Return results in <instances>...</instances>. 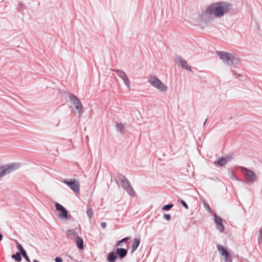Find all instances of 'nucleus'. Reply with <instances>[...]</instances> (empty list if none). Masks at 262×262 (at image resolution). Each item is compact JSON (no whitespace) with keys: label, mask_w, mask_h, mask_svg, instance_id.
<instances>
[{"label":"nucleus","mask_w":262,"mask_h":262,"mask_svg":"<svg viewBox=\"0 0 262 262\" xmlns=\"http://www.w3.org/2000/svg\"><path fill=\"white\" fill-rule=\"evenodd\" d=\"M127 252L128 250L126 249L122 248H117L116 249L115 253L118 258L120 259H123L126 256Z\"/></svg>","instance_id":"obj_13"},{"label":"nucleus","mask_w":262,"mask_h":262,"mask_svg":"<svg viewBox=\"0 0 262 262\" xmlns=\"http://www.w3.org/2000/svg\"><path fill=\"white\" fill-rule=\"evenodd\" d=\"M238 168L248 182L253 183L256 181L257 176L253 171L243 166H239Z\"/></svg>","instance_id":"obj_5"},{"label":"nucleus","mask_w":262,"mask_h":262,"mask_svg":"<svg viewBox=\"0 0 262 262\" xmlns=\"http://www.w3.org/2000/svg\"><path fill=\"white\" fill-rule=\"evenodd\" d=\"M231 158L230 157L220 158L217 161L214 162L216 165L220 166H223L225 165L229 161H230Z\"/></svg>","instance_id":"obj_14"},{"label":"nucleus","mask_w":262,"mask_h":262,"mask_svg":"<svg viewBox=\"0 0 262 262\" xmlns=\"http://www.w3.org/2000/svg\"><path fill=\"white\" fill-rule=\"evenodd\" d=\"M149 83L154 88L161 92H166L167 89L166 85L157 77H152L149 79Z\"/></svg>","instance_id":"obj_7"},{"label":"nucleus","mask_w":262,"mask_h":262,"mask_svg":"<svg viewBox=\"0 0 262 262\" xmlns=\"http://www.w3.org/2000/svg\"><path fill=\"white\" fill-rule=\"evenodd\" d=\"M205 208L210 212L212 211L209 205L206 204L205 202H204Z\"/></svg>","instance_id":"obj_29"},{"label":"nucleus","mask_w":262,"mask_h":262,"mask_svg":"<svg viewBox=\"0 0 262 262\" xmlns=\"http://www.w3.org/2000/svg\"><path fill=\"white\" fill-rule=\"evenodd\" d=\"M55 206L56 209L58 211L60 212L58 215V217L60 219H67L68 216V213L66 209L62 205L58 203H56Z\"/></svg>","instance_id":"obj_9"},{"label":"nucleus","mask_w":262,"mask_h":262,"mask_svg":"<svg viewBox=\"0 0 262 262\" xmlns=\"http://www.w3.org/2000/svg\"><path fill=\"white\" fill-rule=\"evenodd\" d=\"M2 239H3V235L0 233V242L2 240Z\"/></svg>","instance_id":"obj_36"},{"label":"nucleus","mask_w":262,"mask_h":262,"mask_svg":"<svg viewBox=\"0 0 262 262\" xmlns=\"http://www.w3.org/2000/svg\"><path fill=\"white\" fill-rule=\"evenodd\" d=\"M33 262H39L38 260L34 259L33 260Z\"/></svg>","instance_id":"obj_38"},{"label":"nucleus","mask_w":262,"mask_h":262,"mask_svg":"<svg viewBox=\"0 0 262 262\" xmlns=\"http://www.w3.org/2000/svg\"><path fill=\"white\" fill-rule=\"evenodd\" d=\"M224 257H225V262H232V259L229 256V254H228L227 256Z\"/></svg>","instance_id":"obj_30"},{"label":"nucleus","mask_w":262,"mask_h":262,"mask_svg":"<svg viewBox=\"0 0 262 262\" xmlns=\"http://www.w3.org/2000/svg\"><path fill=\"white\" fill-rule=\"evenodd\" d=\"M216 53L223 62L227 66L232 67L239 63V59L231 53L224 51H217Z\"/></svg>","instance_id":"obj_2"},{"label":"nucleus","mask_w":262,"mask_h":262,"mask_svg":"<svg viewBox=\"0 0 262 262\" xmlns=\"http://www.w3.org/2000/svg\"><path fill=\"white\" fill-rule=\"evenodd\" d=\"M62 182L75 193L79 194L80 193V183L78 180L75 179H66Z\"/></svg>","instance_id":"obj_6"},{"label":"nucleus","mask_w":262,"mask_h":262,"mask_svg":"<svg viewBox=\"0 0 262 262\" xmlns=\"http://www.w3.org/2000/svg\"><path fill=\"white\" fill-rule=\"evenodd\" d=\"M86 213L88 216H89L90 220H91L93 216V209L91 207H89V206H88V209L86 211Z\"/></svg>","instance_id":"obj_22"},{"label":"nucleus","mask_w":262,"mask_h":262,"mask_svg":"<svg viewBox=\"0 0 262 262\" xmlns=\"http://www.w3.org/2000/svg\"><path fill=\"white\" fill-rule=\"evenodd\" d=\"M217 249L220 252L221 254L223 256H227L229 254L227 250L222 245L217 244L216 246Z\"/></svg>","instance_id":"obj_18"},{"label":"nucleus","mask_w":262,"mask_h":262,"mask_svg":"<svg viewBox=\"0 0 262 262\" xmlns=\"http://www.w3.org/2000/svg\"><path fill=\"white\" fill-rule=\"evenodd\" d=\"M70 101L75 106L78 110L80 117L83 113V107L80 99L75 95L70 93L69 95Z\"/></svg>","instance_id":"obj_8"},{"label":"nucleus","mask_w":262,"mask_h":262,"mask_svg":"<svg viewBox=\"0 0 262 262\" xmlns=\"http://www.w3.org/2000/svg\"><path fill=\"white\" fill-rule=\"evenodd\" d=\"M207 120V119H206V120L205 121V122H204V124H203L204 126L205 125Z\"/></svg>","instance_id":"obj_37"},{"label":"nucleus","mask_w":262,"mask_h":262,"mask_svg":"<svg viewBox=\"0 0 262 262\" xmlns=\"http://www.w3.org/2000/svg\"><path fill=\"white\" fill-rule=\"evenodd\" d=\"M75 242L79 249H83V241L81 237L79 236L78 235H76Z\"/></svg>","instance_id":"obj_17"},{"label":"nucleus","mask_w":262,"mask_h":262,"mask_svg":"<svg viewBox=\"0 0 262 262\" xmlns=\"http://www.w3.org/2000/svg\"><path fill=\"white\" fill-rule=\"evenodd\" d=\"M118 178L119 180L120 181L122 187L123 189L130 195L134 196L135 193V191L132 187L129 182L128 180L125 178V177L121 174H118Z\"/></svg>","instance_id":"obj_3"},{"label":"nucleus","mask_w":262,"mask_h":262,"mask_svg":"<svg viewBox=\"0 0 262 262\" xmlns=\"http://www.w3.org/2000/svg\"><path fill=\"white\" fill-rule=\"evenodd\" d=\"M140 243V239L138 238H135L134 239V242L131 246L132 250L131 253H133L138 248Z\"/></svg>","instance_id":"obj_16"},{"label":"nucleus","mask_w":262,"mask_h":262,"mask_svg":"<svg viewBox=\"0 0 262 262\" xmlns=\"http://www.w3.org/2000/svg\"><path fill=\"white\" fill-rule=\"evenodd\" d=\"M175 61L178 66H181L183 69H184L187 71H191V68L188 64L187 62L181 56H176Z\"/></svg>","instance_id":"obj_10"},{"label":"nucleus","mask_w":262,"mask_h":262,"mask_svg":"<svg viewBox=\"0 0 262 262\" xmlns=\"http://www.w3.org/2000/svg\"><path fill=\"white\" fill-rule=\"evenodd\" d=\"M163 217L167 221H169L171 219V215L169 214H164Z\"/></svg>","instance_id":"obj_31"},{"label":"nucleus","mask_w":262,"mask_h":262,"mask_svg":"<svg viewBox=\"0 0 262 262\" xmlns=\"http://www.w3.org/2000/svg\"><path fill=\"white\" fill-rule=\"evenodd\" d=\"M55 262H62V258L61 257L57 256L55 258Z\"/></svg>","instance_id":"obj_32"},{"label":"nucleus","mask_w":262,"mask_h":262,"mask_svg":"<svg viewBox=\"0 0 262 262\" xmlns=\"http://www.w3.org/2000/svg\"><path fill=\"white\" fill-rule=\"evenodd\" d=\"M183 206H184L186 209H188V206L187 205V203L183 200H180L178 201Z\"/></svg>","instance_id":"obj_27"},{"label":"nucleus","mask_w":262,"mask_h":262,"mask_svg":"<svg viewBox=\"0 0 262 262\" xmlns=\"http://www.w3.org/2000/svg\"><path fill=\"white\" fill-rule=\"evenodd\" d=\"M117 129L120 133H122L124 128V126L122 123H117L116 124Z\"/></svg>","instance_id":"obj_24"},{"label":"nucleus","mask_w":262,"mask_h":262,"mask_svg":"<svg viewBox=\"0 0 262 262\" xmlns=\"http://www.w3.org/2000/svg\"><path fill=\"white\" fill-rule=\"evenodd\" d=\"M232 6L230 3L227 2H214L207 7L205 12L211 16L222 17L232 10Z\"/></svg>","instance_id":"obj_1"},{"label":"nucleus","mask_w":262,"mask_h":262,"mask_svg":"<svg viewBox=\"0 0 262 262\" xmlns=\"http://www.w3.org/2000/svg\"><path fill=\"white\" fill-rule=\"evenodd\" d=\"M173 204H168L163 206V207L162 208V210L163 211H168L170 209H171L173 207Z\"/></svg>","instance_id":"obj_23"},{"label":"nucleus","mask_w":262,"mask_h":262,"mask_svg":"<svg viewBox=\"0 0 262 262\" xmlns=\"http://www.w3.org/2000/svg\"><path fill=\"white\" fill-rule=\"evenodd\" d=\"M11 257L17 262H20L22 260L20 253L18 252H17L15 254H12Z\"/></svg>","instance_id":"obj_20"},{"label":"nucleus","mask_w":262,"mask_h":262,"mask_svg":"<svg viewBox=\"0 0 262 262\" xmlns=\"http://www.w3.org/2000/svg\"><path fill=\"white\" fill-rule=\"evenodd\" d=\"M230 178L233 180H236L238 181H241V180L238 178H237L236 174L232 171L231 172L230 174Z\"/></svg>","instance_id":"obj_26"},{"label":"nucleus","mask_w":262,"mask_h":262,"mask_svg":"<svg viewBox=\"0 0 262 262\" xmlns=\"http://www.w3.org/2000/svg\"><path fill=\"white\" fill-rule=\"evenodd\" d=\"M101 226L103 229H105L106 226V223L105 222H101Z\"/></svg>","instance_id":"obj_34"},{"label":"nucleus","mask_w":262,"mask_h":262,"mask_svg":"<svg viewBox=\"0 0 262 262\" xmlns=\"http://www.w3.org/2000/svg\"><path fill=\"white\" fill-rule=\"evenodd\" d=\"M117 256L114 251L108 253L107 257L108 262H115Z\"/></svg>","instance_id":"obj_19"},{"label":"nucleus","mask_w":262,"mask_h":262,"mask_svg":"<svg viewBox=\"0 0 262 262\" xmlns=\"http://www.w3.org/2000/svg\"><path fill=\"white\" fill-rule=\"evenodd\" d=\"M25 8V6L23 3H20L18 4L17 9L19 11L23 10Z\"/></svg>","instance_id":"obj_28"},{"label":"nucleus","mask_w":262,"mask_h":262,"mask_svg":"<svg viewBox=\"0 0 262 262\" xmlns=\"http://www.w3.org/2000/svg\"><path fill=\"white\" fill-rule=\"evenodd\" d=\"M19 166V163H13L0 166V178L18 169Z\"/></svg>","instance_id":"obj_4"},{"label":"nucleus","mask_w":262,"mask_h":262,"mask_svg":"<svg viewBox=\"0 0 262 262\" xmlns=\"http://www.w3.org/2000/svg\"><path fill=\"white\" fill-rule=\"evenodd\" d=\"M17 248L18 251H19L20 254L23 255L26 260L28 262H31L29 257H28L27 253L26 250L24 249L22 245L19 243H18L17 245Z\"/></svg>","instance_id":"obj_15"},{"label":"nucleus","mask_w":262,"mask_h":262,"mask_svg":"<svg viewBox=\"0 0 262 262\" xmlns=\"http://www.w3.org/2000/svg\"><path fill=\"white\" fill-rule=\"evenodd\" d=\"M130 239L129 237H126L117 242L116 247L122 246V243L128 242Z\"/></svg>","instance_id":"obj_21"},{"label":"nucleus","mask_w":262,"mask_h":262,"mask_svg":"<svg viewBox=\"0 0 262 262\" xmlns=\"http://www.w3.org/2000/svg\"><path fill=\"white\" fill-rule=\"evenodd\" d=\"M232 72L233 73V76L234 77V78H238V77H241L242 76L241 74H239L238 75L233 71V70H232Z\"/></svg>","instance_id":"obj_33"},{"label":"nucleus","mask_w":262,"mask_h":262,"mask_svg":"<svg viewBox=\"0 0 262 262\" xmlns=\"http://www.w3.org/2000/svg\"><path fill=\"white\" fill-rule=\"evenodd\" d=\"M114 71L117 74L118 76L123 80L124 83L129 90L130 89V82L126 73L124 71L119 69L114 70Z\"/></svg>","instance_id":"obj_11"},{"label":"nucleus","mask_w":262,"mask_h":262,"mask_svg":"<svg viewBox=\"0 0 262 262\" xmlns=\"http://www.w3.org/2000/svg\"><path fill=\"white\" fill-rule=\"evenodd\" d=\"M214 221L216 227V229L221 232H224V226L223 224V219L217 215L216 213L214 214Z\"/></svg>","instance_id":"obj_12"},{"label":"nucleus","mask_w":262,"mask_h":262,"mask_svg":"<svg viewBox=\"0 0 262 262\" xmlns=\"http://www.w3.org/2000/svg\"><path fill=\"white\" fill-rule=\"evenodd\" d=\"M68 235H73V236L76 237V235H77V233L75 232V230L73 229H70L68 230Z\"/></svg>","instance_id":"obj_25"},{"label":"nucleus","mask_w":262,"mask_h":262,"mask_svg":"<svg viewBox=\"0 0 262 262\" xmlns=\"http://www.w3.org/2000/svg\"><path fill=\"white\" fill-rule=\"evenodd\" d=\"M68 257H69L71 260H74V258H73V257H72V256H70V255H68Z\"/></svg>","instance_id":"obj_35"}]
</instances>
